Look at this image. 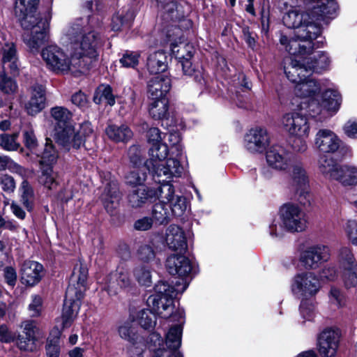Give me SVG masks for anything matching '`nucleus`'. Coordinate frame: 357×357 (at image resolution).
Masks as SVG:
<instances>
[{
	"mask_svg": "<svg viewBox=\"0 0 357 357\" xmlns=\"http://www.w3.org/2000/svg\"><path fill=\"white\" fill-rule=\"evenodd\" d=\"M307 10L301 13L297 9L287 11L283 16L284 24L296 29L294 38L289 39L282 35L280 44L290 54H306L314 48V40L321 34V26L327 24L336 13L337 4L335 0H308Z\"/></svg>",
	"mask_w": 357,
	"mask_h": 357,
	"instance_id": "nucleus-1",
	"label": "nucleus"
},
{
	"mask_svg": "<svg viewBox=\"0 0 357 357\" xmlns=\"http://www.w3.org/2000/svg\"><path fill=\"white\" fill-rule=\"evenodd\" d=\"M63 43L70 45L73 55L80 65L83 73L89 69L98 56L97 48L100 41L99 33L92 27L87 19H77L69 24L63 31Z\"/></svg>",
	"mask_w": 357,
	"mask_h": 357,
	"instance_id": "nucleus-2",
	"label": "nucleus"
},
{
	"mask_svg": "<svg viewBox=\"0 0 357 357\" xmlns=\"http://www.w3.org/2000/svg\"><path fill=\"white\" fill-rule=\"evenodd\" d=\"M38 0H17L15 13L22 28L24 43L31 52H38L45 43L50 26L49 20L37 13Z\"/></svg>",
	"mask_w": 357,
	"mask_h": 357,
	"instance_id": "nucleus-3",
	"label": "nucleus"
},
{
	"mask_svg": "<svg viewBox=\"0 0 357 357\" xmlns=\"http://www.w3.org/2000/svg\"><path fill=\"white\" fill-rule=\"evenodd\" d=\"M88 269L79 262L73 269L70 278V283L66 291V297L61 315L63 328L70 326L79 310L81 299L86 291Z\"/></svg>",
	"mask_w": 357,
	"mask_h": 357,
	"instance_id": "nucleus-4",
	"label": "nucleus"
},
{
	"mask_svg": "<svg viewBox=\"0 0 357 357\" xmlns=\"http://www.w3.org/2000/svg\"><path fill=\"white\" fill-rule=\"evenodd\" d=\"M280 224H271L270 234L279 237L283 234L284 230L289 232H301L307 227L305 213L296 204H284L280 209Z\"/></svg>",
	"mask_w": 357,
	"mask_h": 357,
	"instance_id": "nucleus-5",
	"label": "nucleus"
},
{
	"mask_svg": "<svg viewBox=\"0 0 357 357\" xmlns=\"http://www.w3.org/2000/svg\"><path fill=\"white\" fill-rule=\"evenodd\" d=\"M176 324L170 328L166 335L165 342H163L160 335L153 333L149 337V349L153 352L152 357H183L178 351L181 344L182 324Z\"/></svg>",
	"mask_w": 357,
	"mask_h": 357,
	"instance_id": "nucleus-6",
	"label": "nucleus"
},
{
	"mask_svg": "<svg viewBox=\"0 0 357 357\" xmlns=\"http://www.w3.org/2000/svg\"><path fill=\"white\" fill-rule=\"evenodd\" d=\"M41 56L47 68L56 73L70 70L83 73L80 65L84 64L77 61V57L73 56L72 51L69 58L61 47L56 45H50L43 49Z\"/></svg>",
	"mask_w": 357,
	"mask_h": 357,
	"instance_id": "nucleus-7",
	"label": "nucleus"
},
{
	"mask_svg": "<svg viewBox=\"0 0 357 357\" xmlns=\"http://www.w3.org/2000/svg\"><path fill=\"white\" fill-rule=\"evenodd\" d=\"M170 38L172 53L178 59L177 68H181L183 75L192 77L195 73L192 67L191 57L194 54V48L190 44L184 43L185 36L178 27H174L167 32Z\"/></svg>",
	"mask_w": 357,
	"mask_h": 357,
	"instance_id": "nucleus-8",
	"label": "nucleus"
},
{
	"mask_svg": "<svg viewBox=\"0 0 357 357\" xmlns=\"http://www.w3.org/2000/svg\"><path fill=\"white\" fill-rule=\"evenodd\" d=\"M287 188L291 198L301 204L310 202L309 175L302 163L295 162L291 165Z\"/></svg>",
	"mask_w": 357,
	"mask_h": 357,
	"instance_id": "nucleus-9",
	"label": "nucleus"
},
{
	"mask_svg": "<svg viewBox=\"0 0 357 357\" xmlns=\"http://www.w3.org/2000/svg\"><path fill=\"white\" fill-rule=\"evenodd\" d=\"M321 287L319 279L312 272L297 273L293 278L291 284V290L293 294L303 299L315 296Z\"/></svg>",
	"mask_w": 357,
	"mask_h": 357,
	"instance_id": "nucleus-10",
	"label": "nucleus"
},
{
	"mask_svg": "<svg viewBox=\"0 0 357 357\" xmlns=\"http://www.w3.org/2000/svg\"><path fill=\"white\" fill-rule=\"evenodd\" d=\"M147 169L153 174L155 181L162 183L161 185L169 183L173 177L181 176L183 167L177 159H168L165 162H152L151 168Z\"/></svg>",
	"mask_w": 357,
	"mask_h": 357,
	"instance_id": "nucleus-11",
	"label": "nucleus"
},
{
	"mask_svg": "<svg viewBox=\"0 0 357 357\" xmlns=\"http://www.w3.org/2000/svg\"><path fill=\"white\" fill-rule=\"evenodd\" d=\"M282 125L284 130L294 137H307L310 131L308 118L300 113H287L282 116Z\"/></svg>",
	"mask_w": 357,
	"mask_h": 357,
	"instance_id": "nucleus-12",
	"label": "nucleus"
},
{
	"mask_svg": "<svg viewBox=\"0 0 357 357\" xmlns=\"http://www.w3.org/2000/svg\"><path fill=\"white\" fill-rule=\"evenodd\" d=\"M271 142V137L264 128L250 129L244 137V147L251 153H262Z\"/></svg>",
	"mask_w": 357,
	"mask_h": 357,
	"instance_id": "nucleus-13",
	"label": "nucleus"
},
{
	"mask_svg": "<svg viewBox=\"0 0 357 357\" xmlns=\"http://www.w3.org/2000/svg\"><path fill=\"white\" fill-rule=\"evenodd\" d=\"M330 249L324 245L311 246L304 250L300 261L307 269H317L330 258Z\"/></svg>",
	"mask_w": 357,
	"mask_h": 357,
	"instance_id": "nucleus-14",
	"label": "nucleus"
},
{
	"mask_svg": "<svg viewBox=\"0 0 357 357\" xmlns=\"http://www.w3.org/2000/svg\"><path fill=\"white\" fill-rule=\"evenodd\" d=\"M158 199L169 203L171 215L181 217L187 208L186 199L183 196L175 195L174 188L171 183H166L159 188Z\"/></svg>",
	"mask_w": 357,
	"mask_h": 357,
	"instance_id": "nucleus-15",
	"label": "nucleus"
},
{
	"mask_svg": "<svg viewBox=\"0 0 357 357\" xmlns=\"http://www.w3.org/2000/svg\"><path fill=\"white\" fill-rule=\"evenodd\" d=\"M165 266L169 274L177 275L181 279V284H183L184 282L188 284V278L192 271V265L186 257L183 255H171L167 258Z\"/></svg>",
	"mask_w": 357,
	"mask_h": 357,
	"instance_id": "nucleus-16",
	"label": "nucleus"
},
{
	"mask_svg": "<svg viewBox=\"0 0 357 357\" xmlns=\"http://www.w3.org/2000/svg\"><path fill=\"white\" fill-rule=\"evenodd\" d=\"M299 59H294L292 56L284 58V71L287 79L293 82L296 83L301 79L309 76L310 71L307 69V63L305 56H298Z\"/></svg>",
	"mask_w": 357,
	"mask_h": 357,
	"instance_id": "nucleus-17",
	"label": "nucleus"
},
{
	"mask_svg": "<svg viewBox=\"0 0 357 357\" xmlns=\"http://www.w3.org/2000/svg\"><path fill=\"white\" fill-rule=\"evenodd\" d=\"M340 335L337 330L326 328L318 337L319 352L323 357H335Z\"/></svg>",
	"mask_w": 357,
	"mask_h": 357,
	"instance_id": "nucleus-18",
	"label": "nucleus"
},
{
	"mask_svg": "<svg viewBox=\"0 0 357 357\" xmlns=\"http://www.w3.org/2000/svg\"><path fill=\"white\" fill-rule=\"evenodd\" d=\"M291 158V153L278 144L271 146L266 153L268 165L280 171L286 170L289 167Z\"/></svg>",
	"mask_w": 357,
	"mask_h": 357,
	"instance_id": "nucleus-19",
	"label": "nucleus"
},
{
	"mask_svg": "<svg viewBox=\"0 0 357 357\" xmlns=\"http://www.w3.org/2000/svg\"><path fill=\"white\" fill-rule=\"evenodd\" d=\"M337 135L329 129H320L315 135L314 144L323 153H335L340 146Z\"/></svg>",
	"mask_w": 357,
	"mask_h": 357,
	"instance_id": "nucleus-20",
	"label": "nucleus"
},
{
	"mask_svg": "<svg viewBox=\"0 0 357 357\" xmlns=\"http://www.w3.org/2000/svg\"><path fill=\"white\" fill-rule=\"evenodd\" d=\"M54 138L56 143L66 150L78 149L83 144V139L76 134L73 126L55 128Z\"/></svg>",
	"mask_w": 357,
	"mask_h": 357,
	"instance_id": "nucleus-21",
	"label": "nucleus"
},
{
	"mask_svg": "<svg viewBox=\"0 0 357 357\" xmlns=\"http://www.w3.org/2000/svg\"><path fill=\"white\" fill-rule=\"evenodd\" d=\"M159 188H146L145 186L133 188L128 195V202L132 208H140L146 203L151 202L155 198H158Z\"/></svg>",
	"mask_w": 357,
	"mask_h": 357,
	"instance_id": "nucleus-22",
	"label": "nucleus"
},
{
	"mask_svg": "<svg viewBox=\"0 0 357 357\" xmlns=\"http://www.w3.org/2000/svg\"><path fill=\"white\" fill-rule=\"evenodd\" d=\"M121 195L119 192V184L115 180L108 182L101 195L102 203L107 211L111 215L114 214L116 209L119 206Z\"/></svg>",
	"mask_w": 357,
	"mask_h": 357,
	"instance_id": "nucleus-23",
	"label": "nucleus"
},
{
	"mask_svg": "<svg viewBox=\"0 0 357 357\" xmlns=\"http://www.w3.org/2000/svg\"><path fill=\"white\" fill-rule=\"evenodd\" d=\"M314 49L311 52L306 54L296 53L295 55L305 56L307 63V69L310 73H321L323 70H327L331 60L325 52H313Z\"/></svg>",
	"mask_w": 357,
	"mask_h": 357,
	"instance_id": "nucleus-24",
	"label": "nucleus"
},
{
	"mask_svg": "<svg viewBox=\"0 0 357 357\" xmlns=\"http://www.w3.org/2000/svg\"><path fill=\"white\" fill-rule=\"evenodd\" d=\"M20 327L23 329V335H19L17 340V347L22 351H32L36 349L35 330L36 324L31 320L22 322Z\"/></svg>",
	"mask_w": 357,
	"mask_h": 357,
	"instance_id": "nucleus-25",
	"label": "nucleus"
},
{
	"mask_svg": "<svg viewBox=\"0 0 357 357\" xmlns=\"http://www.w3.org/2000/svg\"><path fill=\"white\" fill-rule=\"evenodd\" d=\"M171 87L172 82L169 77L166 76L153 77L147 85L149 98L150 99L165 98Z\"/></svg>",
	"mask_w": 357,
	"mask_h": 357,
	"instance_id": "nucleus-26",
	"label": "nucleus"
},
{
	"mask_svg": "<svg viewBox=\"0 0 357 357\" xmlns=\"http://www.w3.org/2000/svg\"><path fill=\"white\" fill-rule=\"evenodd\" d=\"M43 266L33 261H24L21 268V280L23 284L33 286L42 278Z\"/></svg>",
	"mask_w": 357,
	"mask_h": 357,
	"instance_id": "nucleus-27",
	"label": "nucleus"
},
{
	"mask_svg": "<svg viewBox=\"0 0 357 357\" xmlns=\"http://www.w3.org/2000/svg\"><path fill=\"white\" fill-rule=\"evenodd\" d=\"M166 242L169 248L173 250L182 252L187 249L185 233L177 225H172L168 227L166 233Z\"/></svg>",
	"mask_w": 357,
	"mask_h": 357,
	"instance_id": "nucleus-28",
	"label": "nucleus"
},
{
	"mask_svg": "<svg viewBox=\"0 0 357 357\" xmlns=\"http://www.w3.org/2000/svg\"><path fill=\"white\" fill-rule=\"evenodd\" d=\"M45 106V90L42 85L35 84L31 87L30 100L26 103L25 109L30 115L40 112Z\"/></svg>",
	"mask_w": 357,
	"mask_h": 357,
	"instance_id": "nucleus-29",
	"label": "nucleus"
},
{
	"mask_svg": "<svg viewBox=\"0 0 357 357\" xmlns=\"http://www.w3.org/2000/svg\"><path fill=\"white\" fill-rule=\"evenodd\" d=\"M333 179L343 186H356L357 167L349 165H340L333 173Z\"/></svg>",
	"mask_w": 357,
	"mask_h": 357,
	"instance_id": "nucleus-30",
	"label": "nucleus"
},
{
	"mask_svg": "<svg viewBox=\"0 0 357 357\" xmlns=\"http://www.w3.org/2000/svg\"><path fill=\"white\" fill-rule=\"evenodd\" d=\"M19 61L14 43H6L2 47V68L13 75L18 73Z\"/></svg>",
	"mask_w": 357,
	"mask_h": 357,
	"instance_id": "nucleus-31",
	"label": "nucleus"
},
{
	"mask_svg": "<svg viewBox=\"0 0 357 357\" xmlns=\"http://www.w3.org/2000/svg\"><path fill=\"white\" fill-rule=\"evenodd\" d=\"M172 298L165 296H150L147 299V304L157 314L162 317H167L172 312Z\"/></svg>",
	"mask_w": 357,
	"mask_h": 357,
	"instance_id": "nucleus-32",
	"label": "nucleus"
},
{
	"mask_svg": "<svg viewBox=\"0 0 357 357\" xmlns=\"http://www.w3.org/2000/svg\"><path fill=\"white\" fill-rule=\"evenodd\" d=\"M320 90L319 83L308 76L301 79L296 83L294 87L295 94L301 98L312 97L319 93Z\"/></svg>",
	"mask_w": 357,
	"mask_h": 357,
	"instance_id": "nucleus-33",
	"label": "nucleus"
},
{
	"mask_svg": "<svg viewBox=\"0 0 357 357\" xmlns=\"http://www.w3.org/2000/svg\"><path fill=\"white\" fill-rule=\"evenodd\" d=\"M39 166H54L59 158V152L52 139L47 138L43 150L37 153Z\"/></svg>",
	"mask_w": 357,
	"mask_h": 357,
	"instance_id": "nucleus-34",
	"label": "nucleus"
},
{
	"mask_svg": "<svg viewBox=\"0 0 357 357\" xmlns=\"http://www.w3.org/2000/svg\"><path fill=\"white\" fill-rule=\"evenodd\" d=\"M146 68L151 74L164 72L167 68V57L162 51L150 54L146 59Z\"/></svg>",
	"mask_w": 357,
	"mask_h": 357,
	"instance_id": "nucleus-35",
	"label": "nucleus"
},
{
	"mask_svg": "<svg viewBox=\"0 0 357 357\" xmlns=\"http://www.w3.org/2000/svg\"><path fill=\"white\" fill-rule=\"evenodd\" d=\"M186 282L181 284L180 282L176 281L174 287L169 285L167 282L160 281L154 287L156 294L154 296H165L166 298H173L178 293H183L187 288Z\"/></svg>",
	"mask_w": 357,
	"mask_h": 357,
	"instance_id": "nucleus-36",
	"label": "nucleus"
},
{
	"mask_svg": "<svg viewBox=\"0 0 357 357\" xmlns=\"http://www.w3.org/2000/svg\"><path fill=\"white\" fill-rule=\"evenodd\" d=\"M342 97L336 90H326L322 97V104L327 114L336 113L340 107Z\"/></svg>",
	"mask_w": 357,
	"mask_h": 357,
	"instance_id": "nucleus-37",
	"label": "nucleus"
},
{
	"mask_svg": "<svg viewBox=\"0 0 357 357\" xmlns=\"http://www.w3.org/2000/svg\"><path fill=\"white\" fill-rule=\"evenodd\" d=\"M107 137L116 142H125L132 137V132L128 126L109 125L105 129Z\"/></svg>",
	"mask_w": 357,
	"mask_h": 357,
	"instance_id": "nucleus-38",
	"label": "nucleus"
},
{
	"mask_svg": "<svg viewBox=\"0 0 357 357\" xmlns=\"http://www.w3.org/2000/svg\"><path fill=\"white\" fill-rule=\"evenodd\" d=\"M53 167L40 166V174L38 176V182L49 190L56 189L59 185L58 174L54 171Z\"/></svg>",
	"mask_w": 357,
	"mask_h": 357,
	"instance_id": "nucleus-39",
	"label": "nucleus"
},
{
	"mask_svg": "<svg viewBox=\"0 0 357 357\" xmlns=\"http://www.w3.org/2000/svg\"><path fill=\"white\" fill-rule=\"evenodd\" d=\"M149 104V112L150 116L155 120L167 119L169 113L168 101L166 98L151 99Z\"/></svg>",
	"mask_w": 357,
	"mask_h": 357,
	"instance_id": "nucleus-40",
	"label": "nucleus"
},
{
	"mask_svg": "<svg viewBox=\"0 0 357 357\" xmlns=\"http://www.w3.org/2000/svg\"><path fill=\"white\" fill-rule=\"evenodd\" d=\"M50 115L55 122V128L72 126L73 114L64 107L56 106L50 109Z\"/></svg>",
	"mask_w": 357,
	"mask_h": 357,
	"instance_id": "nucleus-41",
	"label": "nucleus"
},
{
	"mask_svg": "<svg viewBox=\"0 0 357 357\" xmlns=\"http://www.w3.org/2000/svg\"><path fill=\"white\" fill-rule=\"evenodd\" d=\"M152 220L158 225H166L170 220L171 213L169 206L166 202L160 199V202L155 204L152 209Z\"/></svg>",
	"mask_w": 357,
	"mask_h": 357,
	"instance_id": "nucleus-42",
	"label": "nucleus"
},
{
	"mask_svg": "<svg viewBox=\"0 0 357 357\" xmlns=\"http://www.w3.org/2000/svg\"><path fill=\"white\" fill-rule=\"evenodd\" d=\"M168 147L164 143H154L149 149L150 158L145 162L147 168H151L152 162H162L168 155Z\"/></svg>",
	"mask_w": 357,
	"mask_h": 357,
	"instance_id": "nucleus-43",
	"label": "nucleus"
},
{
	"mask_svg": "<svg viewBox=\"0 0 357 357\" xmlns=\"http://www.w3.org/2000/svg\"><path fill=\"white\" fill-rule=\"evenodd\" d=\"M340 261L342 267L347 271L344 275V280L345 281V278L357 269L354 255L348 248H342L340 250Z\"/></svg>",
	"mask_w": 357,
	"mask_h": 357,
	"instance_id": "nucleus-44",
	"label": "nucleus"
},
{
	"mask_svg": "<svg viewBox=\"0 0 357 357\" xmlns=\"http://www.w3.org/2000/svg\"><path fill=\"white\" fill-rule=\"evenodd\" d=\"M120 337L130 343L137 342L141 337L137 335L133 321H126L119 327Z\"/></svg>",
	"mask_w": 357,
	"mask_h": 357,
	"instance_id": "nucleus-45",
	"label": "nucleus"
},
{
	"mask_svg": "<svg viewBox=\"0 0 357 357\" xmlns=\"http://www.w3.org/2000/svg\"><path fill=\"white\" fill-rule=\"evenodd\" d=\"M339 166L332 158L326 155L321 156L318 161L320 172L332 179H333V173Z\"/></svg>",
	"mask_w": 357,
	"mask_h": 357,
	"instance_id": "nucleus-46",
	"label": "nucleus"
},
{
	"mask_svg": "<svg viewBox=\"0 0 357 357\" xmlns=\"http://www.w3.org/2000/svg\"><path fill=\"white\" fill-rule=\"evenodd\" d=\"M146 169H147V167L144 165L143 167L139 169L131 171L126 176V183L133 187L144 186L143 183L146 178V173L145 172Z\"/></svg>",
	"mask_w": 357,
	"mask_h": 357,
	"instance_id": "nucleus-47",
	"label": "nucleus"
},
{
	"mask_svg": "<svg viewBox=\"0 0 357 357\" xmlns=\"http://www.w3.org/2000/svg\"><path fill=\"white\" fill-rule=\"evenodd\" d=\"M20 190L22 192L21 202L24 206L29 211L32 210L34 200V192L32 186L26 180H24L21 183Z\"/></svg>",
	"mask_w": 357,
	"mask_h": 357,
	"instance_id": "nucleus-48",
	"label": "nucleus"
},
{
	"mask_svg": "<svg viewBox=\"0 0 357 357\" xmlns=\"http://www.w3.org/2000/svg\"><path fill=\"white\" fill-rule=\"evenodd\" d=\"M138 323L145 329L153 328L156 323L155 313L152 309H143L137 315Z\"/></svg>",
	"mask_w": 357,
	"mask_h": 357,
	"instance_id": "nucleus-49",
	"label": "nucleus"
},
{
	"mask_svg": "<svg viewBox=\"0 0 357 357\" xmlns=\"http://www.w3.org/2000/svg\"><path fill=\"white\" fill-rule=\"evenodd\" d=\"M134 276L140 285L150 287L152 283L151 273L144 266H139L134 270Z\"/></svg>",
	"mask_w": 357,
	"mask_h": 357,
	"instance_id": "nucleus-50",
	"label": "nucleus"
},
{
	"mask_svg": "<svg viewBox=\"0 0 357 357\" xmlns=\"http://www.w3.org/2000/svg\"><path fill=\"white\" fill-rule=\"evenodd\" d=\"M6 70L0 69V90L7 94L13 93L17 86L14 80L6 75Z\"/></svg>",
	"mask_w": 357,
	"mask_h": 357,
	"instance_id": "nucleus-51",
	"label": "nucleus"
},
{
	"mask_svg": "<svg viewBox=\"0 0 357 357\" xmlns=\"http://www.w3.org/2000/svg\"><path fill=\"white\" fill-rule=\"evenodd\" d=\"M17 134H1L0 135V146L8 151H16L20 144L16 142Z\"/></svg>",
	"mask_w": 357,
	"mask_h": 357,
	"instance_id": "nucleus-52",
	"label": "nucleus"
},
{
	"mask_svg": "<svg viewBox=\"0 0 357 357\" xmlns=\"http://www.w3.org/2000/svg\"><path fill=\"white\" fill-rule=\"evenodd\" d=\"M77 135H79V136L83 139L82 145L85 146L86 149H92V146L88 147L86 145L87 139L91 140L93 142L95 139V135L93 133V129L92 128L91 123L89 122H84L81 124L80 130L78 132H76Z\"/></svg>",
	"mask_w": 357,
	"mask_h": 357,
	"instance_id": "nucleus-53",
	"label": "nucleus"
},
{
	"mask_svg": "<svg viewBox=\"0 0 357 357\" xmlns=\"http://www.w3.org/2000/svg\"><path fill=\"white\" fill-rule=\"evenodd\" d=\"M9 169L13 172L22 174L24 169L7 155H0V171Z\"/></svg>",
	"mask_w": 357,
	"mask_h": 357,
	"instance_id": "nucleus-54",
	"label": "nucleus"
},
{
	"mask_svg": "<svg viewBox=\"0 0 357 357\" xmlns=\"http://www.w3.org/2000/svg\"><path fill=\"white\" fill-rule=\"evenodd\" d=\"M138 259L143 262H151L155 258V252L150 245H142L137 250Z\"/></svg>",
	"mask_w": 357,
	"mask_h": 357,
	"instance_id": "nucleus-55",
	"label": "nucleus"
},
{
	"mask_svg": "<svg viewBox=\"0 0 357 357\" xmlns=\"http://www.w3.org/2000/svg\"><path fill=\"white\" fill-rule=\"evenodd\" d=\"M139 54L133 52H126L120 59V63L124 68H135L139 63Z\"/></svg>",
	"mask_w": 357,
	"mask_h": 357,
	"instance_id": "nucleus-56",
	"label": "nucleus"
},
{
	"mask_svg": "<svg viewBox=\"0 0 357 357\" xmlns=\"http://www.w3.org/2000/svg\"><path fill=\"white\" fill-rule=\"evenodd\" d=\"M309 114L313 117H317L319 115L326 117L327 113L323 107L322 102H319L316 100H312L307 107Z\"/></svg>",
	"mask_w": 357,
	"mask_h": 357,
	"instance_id": "nucleus-57",
	"label": "nucleus"
},
{
	"mask_svg": "<svg viewBox=\"0 0 357 357\" xmlns=\"http://www.w3.org/2000/svg\"><path fill=\"white\" fill-rule=\"evenodd\" d=\"M329 300L331 304L337 307H340L344 305V296L341 291L336 287H331L329 292Z\"/></svg>",
	"mask_w": 357,
	"mask_h": 357,
	"instance_id": "nucleus-58",
	"label": "nucleus"
},
{
	"mask_svg": "<svg viewBox=\"0 0 357 357\" xmlns=\"http://www.w3.org/2000/svg\"><path fill=\"white\" fill-rule=\"evenodd\" d=\"M28 310L31 317H37L40 316L42 311L41 298L37 295L33 296L32 301L29 305Z\"/></svg>",
	"mask_w": 357,
	"mask_h": 357,
	"instance_id": "nucleus-59",
	"label": "nucleus"
},
{
	"mask_svg": "<svg viewBox=\"0 0 357 357\" xmlns=\"http://www.w3.org/2000/svg\"><path fill=\"white\" fill-rule=\"evenodd\" d=\"M113 274L114 281L119 282L123 289L130 287L131 281L127 272L123 270H117L113 272Z\"/></svg>",
	"mask_w": 357,
	"mask_h": 357,
	"instance_id": "nucleus-60",
	"label": "nucleus"
},
{
	"mask_svg": "<svg viewBox=\"0 0 357 357\" xmlns=\"http://www.w3.org/2000/svg\"><path fill=\"white\" fill-rule=\"evenodd\" d=\"M58 338L47 340L46 344L47 357H59L60 347Z\"/></svg>",
	"mask_w": 357,
	"mask_h": 357,
	"instance_id": "nucleus-61",
	"label": "nucleus"
},
{
	"mask_svg": "<svg viewBox=\"0 0 357 357\" xmlns=\"http://www.w3.org/2000/svg\"><path fill=\"white\" fill-rule=\"evenodd\" d=\"M128 157L130 162L135 166H139L142 163V151L138 146H131L128 149Z\"/></svg>",
	"mask_w": 357,
	"mask_h": 357,
	"instance_id": "nucleus-62",
	"label": "nucleus"
},
{
	"mask_svg": "<svg viewBox=\"0 0 357 357\" xmlns=\"http://www.w3.org/2000/svg\"><path fill=\"white\" fill-rule=\"evenodd\" d=\"M2 190L6 193L13 192L16 188L15 181L13 176L8 174H3L1 177Z\"/></svg>",
	"mask_w": 357,
	"mask_h": 357,
	"instance_id": "nucleus-63",
	"label": "nucleus"
},
{
	"mask_svg": "<svg viewBox=\"0 0 357 357\" xmlns=\"http://www.w3.org/2000/svg\"><path fill=\"white\" fill-rule=\"evenodd\" d=\"M105 289L110 296H115L123 289L119 282L114 281L113 273H112L107 278Z\"/></svg>",
	"mask_w": 357,
	"mask_h": 357,
	"instance_id": "nucleus-64",
	"label": "nucleus"
}]
</instances>
